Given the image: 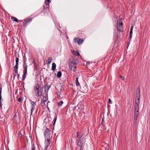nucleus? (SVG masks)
Here are the masks:
<instances>
[{
    "label": "nucleus",
    "instance_id": "27",
    "mask_svg": "<svg viewBox=\"0 0 150 150\" xmlns=\"http://www.w3.org/2000/svg\"><path fill=\"white\" fill-rule=\"evenodd\" d=\"M108 103L110 104H112V100L110 98H109L108 99Z\"/></svg>",
    "mask_w": 150,
    "mask_h": 150
},
{
    "label": "nucleus",
    "instance_id": "44",
    "mask_svg": "<svg viewBox=\"0 0 150 150\" xmlns=\"http://www.w3.org/2000/svg\"><path fill=\"white\" fill-rule=\"evenodd\" d=\"M44 89V88H42V89H43V90Z\"/></svg>",
    "mask_w": 150,
    "mask_h": 150
},
{
    "label": "nucleus",
    "instance_id": "10",
    "mask_svg": "<svg viewBox=\"0 0 150 150\" xmlns=\"http://www.w3.org/2000/svg\"><path fill=\"white\" fill-rule=\"evenodd\" d=\"M39 86L38 85H36V87L34 88V92L35 93H37L36 95H38V96H40V94L39 91Z\"/></svg>",
    "mask_w": 150,
    "mask_h": 150
},
{
    "label": "nucleus",
    "instance_id": "46",
    "mask_svg": "<svg viewBox=\"0 0 150 150\" xmlns=\"http://www.w3.org/2000/svg\"><path fill=\"white\" fill-rule=\"evenodd\" d=\"M45 91H46V90L45 89Z\"/></svg>",
    "mask_w": 150,
    "mask_h": 150
},
{
    "label": "nucleus",
    "instance_id": "5",
    "mask_svg": "<svg viewBox=\"0 0 150 150\" xmlns=\"http://www.w3.org/2000/svg\"><path fill=\"white\" fill-rule=\"evenodd\" d=\"M50 130L47 128L44 132V135L45 139H50Z\"/></svg>",
    "mask_w": 150,
    "mask_h": 150
},
{
    "label": "nucleus",
    "instance_id": "31",
    "mask_svg": "<svg viewBox=\"0 0 150 150\" xmlns=\"http://www.w3.org/2000/svg\"><path fill=\"white\" fill-rule=\"evenodd\" d=\"M105 145L108 146V147H106L105 148V150H108V144H105Z\"/></svg>",
    "mask_w": 150,
    "mask_h": 150
},
{
    "label": "nucleus",
    "instance_id": "22",
    "mask_svg": "<svg viewBox=\"0 0 150 150\" xmlns=\"http://www.w3.org/2000/svg\"><path fill=\"white\" fill-rule=\"evenodd\" d=\"M139 103L138 104H136V105L135 107V109H139Z\"/></svg>",
    "mask_w": 150,
    "mask_h": 150
},
{
    "label": "nucleus",
    "instance_id": "35",
    "mask_svg": "<svg viewBox=\"0 0 150 150\" xmlns=\"http://www.w3.org/2000/svg\"><path fill=\"white\" fill-rule=\"evenodd\" d=\"M32 150H35V147H34V145L32 146Z\"/></svg>",
    "mask_w": 150,
    "mask_h": 150
},
{
    "label": "nucleus",
    "instance_id": "12",
    "mask_svg": "<svg viewBox=\"0 0 150 150\" xmlns=\"http://www.w3.org/2000/svg\"><path fill=\"white\" fill-rule=\"evenodd\" d=\"M52 57H50L48 58L47 60L46 61L47 63L48 64H50L52 61Z\"/></svg>",
    "mask_w": 150,
    "mask_h": 150
},
{
    "label": "nucleus",
    "instance_id": "33",
    "mask_svg": "<svg viewBox=\"0 0 150 150\" xmlns=\"http://www.w3.org/2000/svg\"><path fill=\"white\" fill-rule=\"evenodd\" d=\"M26 77V75L25 74H23V80H24Z\"/></svg>",
    "mask_w": 150,
    "mask_h": 150
},
{
    "label": "nucleus",
    "instance_id": "43",
    "mask_svg": "<svg viewBox=\"0 0 150 150\" xmlns=\"http://www.w3.org/2000/svg\"><path fill=\"white\" fill-rule=\"evenodd\" d=\"M132 35H130V38H132Z\"/></svg>",
    "mask_w": 150,
    "mask_h": 150
},
{
    "label": "nucleus",
    "instance_id": "11",
    "mask_svg": "<svg viewBox=\"0 0 150 150\" xmlns=\"http://www.w3.org/2000/svg\"><path fill=\"white\" fill-rule=\"evenodd\" d=\"M48 96L46 95H45L43 96V98L42 99L41 101L49 102L48 100Z\"/></svg>",
    "mask_w": 150,
    "mask_h": 150
},
{
    "label": "nucleus",
    "instance_id": "26",
    "mask_svg": "<svg viewBox=\"0 0 150 150\" xmlns=\"http://www.w3.org/2000/svg\"><path fill=\"white\" fill-rule=\"evenodd\" d=\"M139 115V112H134V116L138 117Z\"/></svg>",
    "mask_w": 150,
    "mask_h": 150
},
{
    "label": "nucleus",
    "instance_id": "28",
    "mask_svg": "<svg viewBox=\"0 0 150 150\" xmlns=\"http://www.w3.org/2000/svg\"><path fill=\"white\" fill-rule=\"evenodd\" d=\"M120 77L122 79V80H124L125 78L124 76H120Z\"/></svg>",
    "mask_w": 150,
    "mask_h": 150
},
{
    "label": "nucleus",
    "instance_id": "29",
    "mask_svg": "<svg viewBox=\"0 0 150 150\" xmlns=\"http://www.w3.org/2000/svg\"><path fill=\"white\" fill-rule=\"evenodd\" d=\"M134 112H139V109H134Z\"/></svg>",
    "mask_w": 150,
    "mask_h": 150
},
{
    "label": "nucleus",
    "instance_id": "20",
    "mask_svg": "<svg viewBox=\"0 0 150 150\" xmlns=\"http://www.w3.org/2000/svg\"><path fill=\"white\" fill-rule=\"evenodd\" d=\"M11 19L12 20H13V21H15L16 22H18L17 19L16 18L14 17H13V16H12L11 17Z\"/></svg>",
    "mask_w": 150,
    "mask_h": 150
},
{
    "label": "nucleus",
    "instance_id": "4",
    "mask_svg": "<svg viewBox=\"0 0 150 150\" xmlns=\"http://www.w3.org/2000/svg\"><path fill=\"white\" fill-rule=\"evenodd\" d=\"M82 138L81 139H78L77 141V145L78 146L82 147L84 145V142L83 140V136L82 135L81 136Z\"/></svg>",
    "mask_w": 150,
    "mask_h": 150
},
{
    "label": "nucleus",
    "instance_id": "24",
    "mask_svg": "<svg viewBox=\"0 0 150 150\" xmlns=\"http://www.w3.org/2000/svg\"><path fill=\"white\" fill-rule=\"evenodd\" d=\"M25 66L24 67V70H27V69L28 67L27 64L25 63Z\"/></svg>",
    "mask_w": 150,
    "mask_h": 150
},
{
    "label": "nucleus",
    "instance_id": "21",
    "mask_svg": "<svg viewBox=\"0 0 150 150\" xmlns=\"http://www.w3.org/2000/svg\"><path fill=\"white\" fill-rule=\"evenodd\" d=\"M19 62V59L18 58L16 57V64L17 65H18V63Z\"/></svg>",
    "mask_w": 150,
    "mask_h": 150
},
{
    "label": "nucleus",
    "instance_id": "7",
    "mask_svg": "<svg viewBox=\"0 0 150 150\" xmlns=\"http://www.w3.org/2000/svg\"><path fill=\"white\" fill-rule=\"evenodd\" d=\"M74 40L75 42H76L78 44H82L83 41V39H80L78 38H75Z\"/></svg>",
    "mask_w": 150,
    "mask_h": 150
},
{
    "label": "nucleus",
    "instance_id": "41",
    "mask_svg": "<svg viewBox=\"0 0 150 150\" xmlns=\"http://www.w3.org/2000/svg\"><path fill=\"white\" fill-rule=\"evenodd\" d=\"M76 134L77 137H78V136H79V132H77L76 133Z\"/></svg>",
    "mask_w": 150,
    "mask_h": 150
},
{
    "label": "nucleus",
    "instance_id": "17",
    "mask_svg": "<svg viewBox=\"0 0 150 150\" xmlns=\"http://www.w3.org/2000/svg\"><path fill=\"white\" fill-rule=\"evenodd\" d=\"M76 85L77 86H80V85L79 84V83L78 81V78L77 77L76 79Z\"/></svg>",
    "mask_w": 150,
    "mask_h": 150
},
{
    "label": "nucleus",
    "instance_id": "32",
    "mask_svg": "<svg viewBox=\"0 0 150 150\" xmlns=\"http://www.w3.org/2000/svg\"><path fill=\"white\" fill-rule=\"evenodd\" d=\"M22 100V98H19L18 99V100L19 102H21V101Z\"/></svg>",
    "mask_w": 150,
    "mask_h": 150
},
{
    "label": "nucleus",
    "instance_id": "15",
    "mask_svg": "<svg viewBox=\"0 0 150 150\" xmlns=\"http://www.w3.org/2000/svg\"><path fill=\"white\" fill-rule=\"evenodd\" d=\"M56 67V65L55 63H53L52 64V70L54 71L55 70Z\"/></svg>",
    "mask_w": 150,
    "mask_h": 150
},
{
    "label": "nucleus",
    "instance_id": "37",
    "mask_svg": "<svg viewBox=\"0 0 150 150\" xmlns=\"http://www.w3.org/2000/svg\"><path fill=\"white\" fill-rule=\"evenodd\" d=\"M17 75V78H18L19 77V75L18 73V74H15V76L16 75Z\"/></svg>",
    "mask_w": 150,
    "mask_h": 150
},
{
    "label": "nucleus",
    "instance_id": "18",
    "mask_svg": "<svg viewBox=\"0 0 150 150\" xmlns=\"http://www.w3.org/2000/svg\"><path fill=\"white\" fill-rule=\"evenodd\" d=\"M1 88H0V106H1Z\"/></svg>",
    "mask_w": 150,
    "mask_h": 150
},
{
    "label": "nucleus",
    "instance_id": "34",
    "mask_svg": "<svg viewBox=\"0 0 150 150\" xmlns=\"http://www.w3.org/2000/svg\"><path fill=\"white\" fill-rule=\"evenodd\" d=\"M27 19H28V18H27ZM32 20V19L31 18H29V19H28V22H31Z\"/></svg>",
    "mask_w": 150,
    "mask_h": 150
},
{
    "label": "nucleus",
    "instance_id": "19",
    "mask_svg": "<svg viewBox=\"0 0 150 150\" xmlns=\"http://www.w3.org/2000/svg\"><path fill=\"white\" fill-rule=\"evenodd\" d=\"M62 76V74L61 72L58 71L57 74V76L58 77H60Z\"/></svg>",
    "mask_w": 150,
    "mask_h": 150
},
{
    "label": "nucleus",
    "instance_id": "45",
    "mask_svg": "<svg viewBox=\"0 0 150 150\" xmlns=\"http://www.w3.org/2000/svg\"><path fill=\"white\" fill-rule=\"evenodd\" d=\"M45 3H46V2H45ZM46 5H47V4H46Z\"/></svg>",
    "mask_w": 150,
    "mask_h": 150
},
{
    "label": "nucleus",
    "instance_id": "14",
    "mask_svg": "<svg viewBox=\"0 0 150 150\" xmlns=\"http://www.w3.org/2000/svg\"><path fill=\"white\" fill-rule=\"evenodd\" d=\"M18 65L16 64L14 67V71L16 74H18Z\"/></svg>",
    "mask_w": 150,
    "mask_h": 150
},
{
    "label": "nucleus",
    "instance_id": "42",
    "mask_svg": "<svg viewBox=\"0 0 150 150\" xmlns=\"http://www.w3.org/2000/svg\"><path fill=\"white\" fill-rule=\"evenodd\" d=\"M46 1H47L48 2V3H50L51 2V1H50V0H46Z\"/></svg>",
    "mask_w": 150,
    "mask_h": 150
},
{
    "label": "nucleus",
    "instance_id": "3",
    "mask_svg": "<svg viewBox=\"0 0 150 150\" xmlns=\"http://www.w3.org/2000/svg\"><path fill=\"white\" fill-rule=\"evenodd\" d=\"M140 96V94L139 90V89H138L137 90V93L136 94V99L135 100V103L136 104L139 103Z\"/></svg>",
    "mask_w": 150,
    "mask_h": 150
},
{
    "label": "nucleus",
    "instance_id": "39",
    "mask_svg": "<svg viewBox=\"0 0 150 150\" xmlns=\"http://www.w3.org/2000/svg\"><path fill=\"white\" fill-rule=\"evenodd\" d=\"M27 70H24V74H27Z\"/></svg>",
    "mask_w": 150,
    "mask_h": 150
},
{
    "label": "nucleus",
    "instance_id": "16",
    "mask_svg": "<svg viewBox=\"0 0 150 150\" xmlns=\"http://www.w3.org/2000/svg\"><path fill=\"white\" fill-rule=\"evenodd\" d=\"M28 22V19H26L23 23V25L24 26H25L27 23Z\"/></svg>",
    "mask_w": 150,
    "mask_h": 150
},
{
    "label": "nucleus",
    "instance_id": "9",
    "mask_svg": "<svg viewBox=\"0 0 150 150\" xmlns=\"http://www.w3.org/2000/svg\"><path fill=\"white\" fill-rule=\"evenodd\" d=\"M45 149H47L50 144V139H45Z\"/></svg>",
    "mask_w": 150,
    "mask_h": 150
},
{
    "label": "nucleus",
    "instance_id": "23",
    "mask_svg": "<svg viewBox=\"0 0 150 150\" xmlns=\"http://www.w3.org/2000/svg\"><path fill=\"white\" fill-rule=\"evenodd\" d=\"M63 103V102L62 101H61L58 103V104L59 106H61Z\"/></svg>",
    "mask_w": 150,
    "mask_h": 150
},
{
    "label": "nucleus",
    "instance_id": "38",
    "mask_svg": "<svg viewBox=\"0 0 150 150\" xmlns=\"http://www.w3.org/2000/svg\"><path fill=\"white\" fill-rule=\"evenodd\" d=\"M132 35V31L130 30L129 33V35Z\"/></svg>",
    "mask_w": 150,
    "mask_h": 150
},
{
    "label": "nucleus",
    "instance_id": "8",
    "mask_svg": "<svg viewBox=\"0 0 150 150\" xmlns=\"http://www.w3.org/2000/svg\"><path fill=\"white\" fill-rule=\"evenodd\" d=\"M30 104L31 105V107L32 108L31 110V114H32L33 111L35 109L36 104L34 102L31 101Z\"/></svg>",
    "mask_w": 150,
    "mask_h": 150
},
{
    "label": "nucleus",
    "instance_id": "6",
    "mask_svg": "<svg viewBox=\"0 0 150 150\" xmlns=\"http://www.w3.org/2000/svg\"><path fill=\"white\" fill-rule=\"evenodd\" d=\"M48 103L49 102L41 101V106L43 108H47L48 110H49V108L48 106Z\"/></svg>",
    "mask_w": 150,
    "mask_h": 150
},
{
    "label": "nucleus",
    "instance_id": "1",
    "mask_svg": "<svg viewBox=\"0 0 150 150\" xmlns=\"http://www.w3.org/2000/svg\"><path fill=\"white\" fill-rule=\"evenodd\" d=\"M78 63V61L75 57H71L69 59V68L72 71H74L76 68V65Z\"/></svg>",
    "mask_w": 150,
    "mask_h": 150
},
{
    "label": "nucleus",
    "instance_id": "2",
    "mask_svg": "<svg viewBox=\"0 0 150 150\" xmlns=\"http://www.w3.org/2000/svg\"><path fill=\"white\" fill-rule=\"evenodd\" d=\"M123 23L122 18H119L117 20L116 23L117 30L118 31L122 32L123 31L122 27Z\"/></svg>",
    "mask_w": 150,
    "mask_h": 150
},
{
    "label": "nucleus",
    "instance_id": "36",
    "mask_svg": "<svg viewBox=\"0 0 150 150\" xmlns=\"http://www.w3.org/2000/svg\"><path fill=\"white\" fill-rule=\"evenodd\" d=\"M4 116V115H0V119L2 118Z\"/></svg>",
    "mask_w": 150,
    "mask_h": 150
},
{
    "label": "nucleus",
    "instance_id": "40",
    "mask_svg": "<svg viewBox=\"0 0 150 150\" xmlns=\"http://www.w3.org/2000/svg\"><path fill=\"white\" fill-rule=\"evenodd\" d=\"M133 28V26H131V28H130V30L132 31Z\"/></svg>",
    "mask_w": 150,
    "mask_h": 150
},
{
    "label": "nucleus",
    "instance_id": "25",
    "mask_svg": "<svg viewBox=\"0 0 150 150\" xmlns=\"http://www.w3.org/2000/svg\"><path fill=\"white\" fill-rule=\"evenodd\" d=\"M57 120V117H55L53 120V125H54Z\"/></svg>",
    "mask_w": 150,
    "mask_h": 150
},
{
    "label": "nucleus",
    "instance_id": "13",
    "mask_svg": "<svg viewBox=\"0 0 150 150\" xmlns=\"http://www.w3.org/2000/svg\"><path fill=\"white\" fill-rule=\"evenodd\" d=\"M72 53L74 55H75L79 56V53L78 51L73 50L72 51Z\"/></svg>",
    "mask_w": 150,
    "mask_h": 150
},
{
    "label": "nucleus",
    "instance_id": "30",
    "mask_svg": "<svg viewBox=\"0 0 150 150\" xmlns=\"http://www.w3.org/2000/svg\"><path fill=\"white\" fill-rule=\"evenodd\" d=\"M138 117H137L134 116V120H135L136 121H137L138 119Z\"/></svg>",
    "mask_w": 150,
    "mask_h": 150
}]
</instances>
